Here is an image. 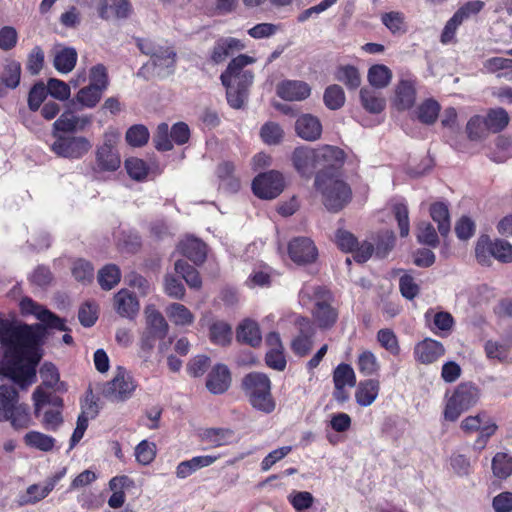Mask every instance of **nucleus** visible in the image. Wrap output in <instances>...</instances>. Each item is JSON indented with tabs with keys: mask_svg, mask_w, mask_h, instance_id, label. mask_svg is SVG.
<instances>
[{
	"mask_svg": "<svg viewBox=\"0 0 512 512\" xmlns=\"http://www.w3.org/2000/svg\"><path fill=\"white\" fill-rule=\"evenodd\" d=\"M34 318L38 320L34 323L36 338L48 341L53 337L56 331H70L66 325V320L47 309L43 305L34 302Z\"/></svg>",
	"mask_w": 512,
	"mask_h": 512,
	"instance_id": "9d476101",
	"label": "nucleus"
},
{
	"mask_svg": "<svg viewBox=\"0 0 512 512\" xmlns=\"http://www.w3.org/2000/svg\"><path fill=\"white\" fill-rule=\"evenodd\" d=\"M246 48V44L235 37L218 38L210 50L209 59L213 64L223 63L229 56Z\"/></svg>",
	"mask_w": 512,
	"mask_h": 512,
	"instance_id": "6ab92c4d",
	"label": "nucleus"
},
{
	"mask_svg": "<svg viewBox=\"0 0 512 512\" xmlns=\"http://www.w3.org/2000/svg\"><path fill=\"white\" fill-rule=\"evenodd\" d=\"M156 456V445L147 440L141 441L135 448L136 460L142 465L150 464Z\"/></svg>",
	"mask_w": 512,
	"mask_h": 512,
	"instance_id": "338daca9",
	"label": "nucleus"
},
{
	"mask_svg": "<svg viewBox=\"0 0 512 512\" xmlns=\"http://www.w3.org/2000/svg\"><path fill=\"white\" fill-rule=\"evenodd\" d=\"M380 384L377 380L368 379L361 381L355 392V399L362 407L370 406L379 394Z\"/></svg>",
	"mask_w": 512,
	"mask_h": 512,
	"instance_id": "f704fd0d",
	"label": "nucleus"
},
{
	"mask_svg": "<svg viewBox=\"0 0 512 512\" xmlns=\"http://www.w3.org/2000/svg\"><path fill=\"white\" fill-rule=\"evenodd\" d=\"M479 399L478 388L471 383H462L457 386L453 395L449 398L444 417L448 421H456L460 414L474 406Z\"/></svg>",
	"mask_w": 512,
	"mask_h": 512,
	"instance_id": "6e6552de",
	"label": "nucleus"
},
{
	"mask_svg": "<svg viewBox=\"0 0 512 512\" xmlns=\"http://www.w3.org/2000/svg\"><path fill=\"white\" fill-rule=\"evenodd\" d=\"M242 390L253 408L271 413L275 409V401L271 394V381L261 372H250L242 379Z\"/></svg>",
	"mask_w": 512,
	"mask_h": 512,
	"instance_id": "20e7f679",
	"label": "nucleus"
},
{
	"mask_svg": "<svg viewBox=\"0 0 512 512\" xmlns=\"http://www.w3.org/2000/svg\"><path fill=\"white\" fill-rule=\"evenodd\" d=\"M311 93L310 86L299 80H286L277 86V94L287 101H302L309 97Z\"/></svg>",
	"mask_w": 512,
	"mask_h": 512,
	"instance_id": "393cba45",
	"label": "nucleus"
},
{
	"mask_svg": "<svg viewBox=\"0 0 512 512\" xmlns=\"http://www.w3.org/2000/svg\"><path fill=\"white\" fill-rule=\"evenodd\" d=\"M63 400L41 387L34 390V416L41 417V424L48 431H56L63 423Z\"/></svg>",
	"mask_w": 512,
	"mask_h": 512,
	"instance_id": "423d86ee",
	"label": "nucleus"
},
{
	"mask_svg": "<svg viewBox=\"0 0 512 512\" xmlns=\"http://www.w3.org/2000/svg\"><path fill=\"white\" fill-rule=\"evenodd\" d=\"M136 384L125 369L119 367L116 376L104 388V395L112 401H123L131 397Z\"/></svg>",
	"mask_w": 512,
	"mask_h": 512,
	"instance_id": "dca6fc26",
	"label": "nucleus"
},
{
	"mask_svg": "<svg viewBox=\"0 0 512 512\" xmlns=\"http://www.w3.org/2000/svg\"><path fill=\"white\" fill-rule=\"evenodd\" d=\"M98 13L102 19H109L111 16L127 18L131 13V5L129 0H101Z\"/></svg>",
	"mask_w": 512,
	"mask_h": 512,
	"instance_id": "c85d7f7f",
	"label": "nucleus"
},
{
	"mask_svg": "<svg viewBox=\"0 0 512 512\" xmlns=\"http://www.w3.org/2000/svg\"><path fill=\"white\" fill-rule=\"evenodd\" d=\"M295 130L300 138L306 141H316L321 137L322 124L316 116L304 114L297 119Z\"/></svg>",
	"mask_w": 512,
	"mask_h": 512,
	"instance_id": "bb28decb",
	"label": "nucleus"
},
{
	"mask_svg": "<svg viewBox=\"0 0 512 512\" xmlns=\"http://www.w3.org/2000/svg\"><path fill=\"white\" fill-rule=\"evenodd\" d=\"M417 240L419 243L436 248L439 245V238L433 225L422 221L417 226Z\"/></svg>",
	"mask_w": 512,
	"mask_h": 512,
	"instance_id": "5fc2aeb1",
	"label": "nucleus"
},
{
	"mask_svg": "<svg viewBox=\"0 0 512 512\" xmlns=\"http://www.w3.org/2000/svg\"><path fill=\"white\" fill-rule=\"evenodd\" d=\"M150 137L148 128L143 124L131 126L125 135L127 143L132 147H142L147 144Z\"/></svg>",
	"mask_w": 512,
	"mask_h": 512,
	"instance_id": "603ef678",
	"label": "nucleus"
},
{
	"mask_svg": "<svg viewBox=\"0 0 512 512\" xmlns=\"http://www.w3.org/2000/svg\"><path fill=\"white\" fill-rule=\"evenodd\" d=\"M492 470L496 477L507 478L512 473V458L505 453H497L492 460Z\"/></svg>",
	"mask_w": 512,
	"mask_h": 512,
	"instance_id": "13d9d810",
	"label": "nucleus"
},
{
	"mask_svg": "<svg viewBox=\"0 0 512 512\" xmlns=\"http://www.w3.org/2000/svg\"><path fill=\"white\" fill-rule=\"evenodd\" d=\"M152 63L160 69L159 74L163 76L170 75L176 62V53L172 48L158 47L152 53Z\"/></svg>",
	"mask_w": 512,
	"mask_h": 512,
	"instance_id": "c9c22d12",
	"label": "nucleus"
},
{
	"mask_svg": "<svg viewBox=\"0 0 512 512\" xmlns=\"http://www.w3.org/2000/svg\"><path fill=\"white\" fill-rule=\"evenodd\" d=\"M125 168L128 175L136 181L144 180L147 177L149 171L145 161L134 157L125 161Z\"/></svg>",
	"mask_w": 512,
	"mask_h": 512,
	"instance_id": "680f3d73",
	"label": "nucleus"
},
{
	"mask_svg": "<svg viewBox=\"0 0 512 512\" xmlns=\"http://www.w3.org/2000/svg\"><path fill=\"white\" fill-rule=\"evenodd\" d=\"M345 93L341 86L333 84L325 89L323 101L330 110H338L345 103Z\"/></svg>",
	"mask_w": 512,
	"mask_h": 512,
	"instance_id": "3c124183",
	"label": "nucleus"
},
{
	"mask_svg": "<svg viewBox=\"0 0 512 512\" xmlns=\"http://www.w3.org/2000/svg\"><path fill=\"white\" fill-rule=\"evenodd\" d=\"M109 85L106 67L102 64L93 66L89 73V84L80 88L71 100L73 108L93 109L100 102Z\"/></svg>",
	"mask_w": 512,
	"mask_h": 512,
	"instance_id": "39448f33",
	"label": "nucleus"
},
{
	"mask_svg": "<svg viewBox=\"0 0 512 512\" xmlns=\"http://www.w3.org/2000/svg\"><path fill=\"white\" fill-rule=\"evenodd\" d=\"M367 78L372 87L382 89L389 85L392 72L387 66L377 64L369 68Z\"/></svg>",
	"mask_w": 512,
	"mask_h": 512,
	"instance_id": "c03bdc74",
	"label": "nucleus"
},
{
	"mask_svg": "<svg viewBox=\"0 0 512 512\" xmlns=\"http://www.w3.org/2000/svg\"><path fill=\"white\" fill-rule=\"evenodd\" d=\"M329 298V293L324 292L323 299L317 300L315 303V308L313 310V316L318 326L322 329H329L336 323L338 319V311L334 308L330 303H328L327 299Z\"/></svg>",
	"mask_w": 512,
	"mask_h": 512,
	"instance_id": "a878e982",
	"label": "nucleus"
},
{
	"mask_svg": "<svg viewBox=\"0 0 512 512\" xmlns=\"http://www.w3.org/2000/svg\"><path fill=\"white\" fill-rule=\"evenodd\" d=\"M283 189V176L274 170L259 174L252 182L253 193L261 199H274Z\"/></svg>",
	"mask_w": 512,
	"mask_h": 512,
	"instance_id": "ddd939ff",
	"label": "nucleus"
},
{
	"mask_svg": "<svg viewBox=\"0 0 512 512\" xmlns=\"http://www.w3.org/2000/svg\"><path fill=\"white\" fill-rule=\"evenodd\" d=\"M219 185L227 192L235 193L240 188L239 179L235 176V166L232 162L223 161L216 169Z\"/></svg>",
	"mask_w": 512,
	"mask_h": 512,
	"instance_id": "c756f323",
	"label": "nucleus"
},
{
	"mask_svg": "<svg viewBox=\"0 0 512 512\" xmlns=\"http://www.w3.org/2000/svg\"><path fill=\"white\" fill-rule=\"evenodd\" d=\"M430 216L438 225L441 236L446 237L450 232L449 210L445 203L436 202L430 206Z\"/></svg>",
	"mask_w": 512,
	"mask_h": 512,
	"instance_id": "79ce46f5",
	"label": "nucleus"
},
{
	"mask_svg": "<svg viewBox=\"0 0 512 512\" xmlns=\"http://www.w3.org/2000/svg\"><path fill=\"white\" fill-rule=\"evenodd\" d=\"M182 254L196 265L202 264L207 256L206 245L197 238H187L180 244Z\"/></svg>",
	"mask_w": 512,
	"mask_h": 512,
	"instance_id": "72a5a7b5",
	"label": "nucleus"
},
{
	"mask_svg": "<svg viewBox=\"0 0 512 512\" xmlns=\"http://www.w3.org/2000/svg\"><path fill=\"white\" fill-rule=\"evenodd\" d=\"M439 112V103L434 99H427L417 108V118L420 122L430 125L437 120Z\"/></svg>",
	"mask_w": 512,
	"mask_h": 512,
	"instance_id": "09e8293b",
	"label": "nucleus"
},
{
	"mask_svg": "<svg viewBox=\"0 0 512 512\" xmlns=\"http://www.w3.org/2000/svg\"><path fill=\"white\" fill-rule=\"evenodd\" d=\"M296 325L299 329V334L293 339L291 348L295 355L303 357L306 356L313 347L315 327L313 323L305 317H298Z\"/></svg>",
	"mask_w": 512,
	"mask_h": 512,
	"instance_id": "f3484780",
	"label": "nucleus"
},
{
	"mask_svg": "<svg viewBox=\"0 0 512 512\" xmlns=\"http://www.w3.org/2000/svg\"><path fill=\"white\" fill-rule=\"evenodd\" d=\"M292 163L296 171L305 178H310L317 170L316 150L309 147H297L292 153Z\"/></svg>",
	"mask_w": 512,
	"mask_h": 512,
	"instance_id": "412c9836",
	"label": "nucleus"
},
{
	"mask_svg": "<svg viewBox=\"0 0 512 512\" xmlns=\"http://www.w3.org/2000/svg\"><path fill=\"white\" fill-rule=\"evenodd\" d=\"M233 435L234 433L230 429L210 428L204 432V439L219 447L229 444Z\"/></svg>",
	"mask_w": 512,
	"mask_h": 512,
	"instance_id": "bf43d9fd",
	"label": "nucleus"
},
{
	"mask_svg": "<svg viewBox=\"0 0 512 512\" xmlns=\"http://www.w3.org/2000/svg\"><path fill=\"white\" fill-rule=\"evenodd\" d=\"M231 385V374L224 364H217L209 372L206 387L212 394H223Z\"/></svg>",
	"mask_w": 512,
	"mask_h": 512,
	"instance_id": "b1692460",
	"label": "nucleus"
},
{
	"mask_svg": "<svg viewBox=\"0 0 512 512\" xmlns=\"http://www.w3.org/2000/svg\"><path fill=\"white\" fill-rule=\"evenodd\" d=\"M21 67L16 61H8L0 75V97L6 94L7 89H14L20 82Z\"/></svg>",
	"mask_w": 512,
	"mask_h": 512,
	"instance_id": "e433bc0d",
	"label": "nucleus"
},
{
	"mask_svg": "<svg viewBox=\"0 0 512 512\" xmlns=\"http://www.w3.org/2000/svg\"><path fill=\"white\" fill-rule=\"evenodd\" d=\"M72 275L78 282L90 283L94 276V268L90 262L79 259L73 264Z\"/></svg>",
	"mask_w": 512,
	"mask_h": 512,
	"instance_id": "e2e57ef3",
	"label": "nucleus"
},
{
	"mask_svg": "<svg viewBox=\"0 0 512 512\" xmlns=\"http://www.w3.org/2000/svg\"><path fill=\"white\" fill-rule=\"evenodd\" d=\"M82 111L78 107L73 108L70 102L65 105L64 112L53 123L56 131L64 133H74L84 131L92 123V115H79Z\"/></svg>",
	"mask_w": 512,
	"mask_h": 512,
	"instance_id": "4468645a",
	"label": "nucleus"
},
{
	"mask_svg": "<svg viewBox=\"0 0 512 512\" xmlns=\"http://www.w3.org/2000/svg\"><path fill=\"white\" fill-rule=\"evenodd\" d=\"M121 279V272L117 265L107 264L98 272V282L103 290H111Z\"/></svg>",
	"mask_w": 512,
	"mask_h": 512,
	"instance_id": "49530a36",
	"label": "nucleus"
},
{
	"mask_svg": "<svg viewBox=\"0 0 512 512\" xmlns=\"http://www.w3.org/2000/svg\"><path fill=\"white\" fill-rule=\"evenodd\" d=\"M120 133L113 128L107 129L103 135V142L96 150V163L102 171H116L121 165L117 144Z\"/></svg>",
	"mask_w": 512,
	"mask_h": 512,
	"instance_id": "1a4fd4ad",
	"label": "nucleus"
},
{
	"mask_svg": "<svg viewBox=\"0 0 512 512\" xmlns=\"http://www.w3.org/2000/svg\"><path fill=\"white\" fill-rule=\"evenodd\" d=\"M113 305L121 317L128 319H134L140 309L137 297L127 289H121L114 295Z\"/></svg>",
	"mask_w": 512,
	"mask_h": 512,
	"instance_id": "5701e85b",
	"label": "nucleus"
},
{
	"mask_svg": "<svg viewBox=\"0 0 512 512\" xmlns=\"http://www.w3.org/2000/svg\"><path fill=\"white\" fill-rule=\"evenodd\" d=\"M0 344V374L27 388L32 383V327L14 318L0 319Z\"/></svg>",
	"mask_w": 512,
	"mask_h": 512,
	"instance_id": "f257e3e1",
	"label": "nucleus"
},
{
	"mask_svg": "<svg viewBox=\"0 0 512 512\" xmlns=\"http://www.w3.org/2000/svg\"><path fill=\"white\" fill-rule=\"evenodd\" d=\"M444 354L445 348L442 343L432 338H425L418 342L413 351L415 360L424 365L436 362Z\"/></svg>",
	"mask_w": 512,
	"mask_h": 512,
	"instance_id": "aec40b11",
	"label": "nucleus"
},
{
	"mask_svg": "<svg viewBox=\"0 0 512 512\" xmlns=\"http://www.w3.org/2000/svg\"><path fill=\"white\" fill-rule=\"evenodd\" d=\"M217 459L218 456L205 455L182 461L176 467V476L177 478L185 479L198 469L212 465Z\"/></svg>",
	"mask_w": 512,
	"mask_h": 512,
	"instance_id": "7c9ffc66",
	"label": "nucleus"
},
{
	"mask_svg": "<svg viewBox=\"0 0 512 512\" xmlns=\"http://www.w3.org/2000/svg\"><path fill=\"white\" fill-rule=\"evenodd\" d=\"M395 235L393 231H381L377 235L375 254L379 258H384L393 249L395 245Z\"/></svg>",
	"mask_w": 512,
	"mask_h": 512,
	"instance_id": "4d7b16f0",
	"label": "nucleus"
},
{
	"mask_svg": "<svg viewBox=\"0 0 512 512\" xmlns=\"http://www.w3.org/2000/svg\"><path fill=\"white\" fill-rule=\"evenodd\" d=\"M39 377L41 379V388H53L60 380V374L58 368L52 362H44L39 370Z\"/></svg>",
	"mask_w": 512,
	"mask_h": 512,
	"instance_id": "6e6d98bb",
	"label": "nucleus"
},
{
	"mask_svg": "<svg viewBox=\"0 0 512 512\" xmlns=\"http://www.w3.org/2000/svg\"><path fill=\"white\" fill-rule=\"evenodd\" d=\"M210 339L218 345H226L232 339V329L229 324L224 321H216L210 326Z\"/></svg>",
	"mask_w": 512,
	"mask_h": 512,
	"instance_id": "864d4df0",
	"label": "nucleus"
},
{
	"mask_svg": "<svg viewBox=\"0 0 512 512\" xmlns=\"http://www.w3.org/2000/svg\"><path fill=\"white\" fill-rule=\"evenodd\" d=\"M92 148L91 142L84 136H59L52 144V150L61 157L79 159Z\"/></svg>",
	"mask_w": 512,
	"mask_h": 512,
	"instance_id": "f8f14e48",
	"label": "nucleus"
},
{
	"mask_svg": "<svg viewBox=\"0 0 512 512\" xmlns=\"http://www.w3.org/2000/svg\"><path fill=\"white\" fill-rule=\"evenodd\" d=\"M260 136L266 144L276 145L283 137V130L279 124L268 122L262 126Z\"/></svg>",
	"mask_w": 512,
	"mask_h": 512,
	"instance_id": "69168bd1",
	"label": "nucleus"
},
{
	"mask_svg": "<svg viewBox=\"0 0 512 512\" xmlns=\"http://www.w3.org/2000/svg\"><path fill=\"white\" fill-rule=\"evenodd\" d=\"M315 150L317 172H324L326 177L336 176L333 171L340 169L344 164V151L332 145H323Z\"/></svg>",
	"mask_w": 512,
	"mask_h": 512,
	"instance_id": "2eb2a0df",
	"label": "nucleus"
},
{
	"mask_svg": "<svg viewBox=\"0 0 512 512\" xmlns=\"http://www.w3.org/2000/svg\"><path fill=\"white\" fill-rule=\"evenodd\" d=\"M45 93L59 101L71 100L70 85L56 78H50L46 86L43 83H34V100L37 97L41 98Z\"/></svg>",
	"mask_w": 512,
	"mask_h": 512,
	"instance_id": "4be33fe9",
	"label": "nucleus"
},
{
	"mask_svg": "<svg viewBox=\"0 0 512 512\" xmlns=\"http://www.w3.org/2000/svg\"><path fill=\"white\" fill-rule=\"evenodd\" d=\"M77 52L72 47H65L54 55V67L57 71L67 74L71 72L77 62Z\"/></svg>",
	"mask_w": 512,
	"mask_h": 512,
	"instance_id": "ea45409f",
	"label": "nucleus"
},
{
	"mask_svg": "<svg viewBox=\"0 0 512 512\" xmlns=\"http://www.w3.org/2000/svg\"><path fill=\"white\" fill-rule=\"evenodd\" d=\"M236 338L239 342H243L252 347L259 346L262 337L257 322L251 319H245L237 328Z\"/></svg>",
	"mask_w": 512,
	"mask_h": 512,
	"instance_id": "473e14b6",
	"label": "nucleus"
},
{
	"mask_svg": "<svg viewBox=\"0 0 512 512\" xmlns=\"http://www.w3.org/2000/svg\"><path fill=\"white\" fill-rule=\"evenodd\" d=\"M335 79L342 82L348 89L355 90L361 84V77L358 69L352 65L338 67Z\"/></svg>",
	"mask_w": 512,
	"mask_h": 512,
	"instance_id": "a18cd8bd",
	"label": "nucleus"
},
{
	"mask_svg": "<svg viewBox=\"0 0 512 512\" xmlns=\"http://www.w3.org/2000/svg\"><path fill=\"white\" fill-rule=\"evenodd\" d=\"M165 312L175 326H190L195 320L193 313L180 303H171L166 307Z\"/></svg>",
	"mask_w": 512,
	"mask_h": 512,
	"instance_id": "58836bf2",
	"label": "nucleus"
},
{
	"mask_svg": "<svg viewBox=\"0 0 512 512\" xmlns=\"http://www.w3.org/2000/svg\"><path fill=\"white\" fill-rule=\"evenodd\" d=\"M377 340L380 345L392 355H398L400 346L395 333L391 329H381L377 333Z\"/></svg>",
	"mask_w": 512,
	"mask_h": 512,
	"instance_id": "0e129e2a",
	"label": "nucleus"
},
{
	"mask_svg": "<svg viewBox=\"0 0 512 512\" xmlns=\"http://www.w3.org/2000/svg\"><path fill=\"white\" fill-rule=\"evenodd\" d=\"M475 255L477 261L484 266H489L492 258L501 263H511L512 245L506 240L492 241L488 236L483 235L477 241Z\"/></svg>",
	"mask_w": 512,
	"mask_h": 512,
	"instance_id": "0eeeda50",
	"label": "nucleus"
},
{
	"mask_svg": "<svg viewBox=\"0 0 512 512\" xmlns=\"http://www.w3.org/2000/svg\"><path fill=\"white\" fill-rule=\"evenodd\" d=\"M334 386L341 388L342 386L354 387L356 385V375L353 368L349 364H339L333 372Z\"/></svg>",
	"mask_w": 512,
	"mask_h": 512,
	"instance_id": "8fccbe9b",
	"label": "nucleus"
},
{
	"mask_svg": "<svg viewBox=\"0 0 512 512\" xmlns=\"http://www.w3.org/2000/svg\"><path fill=\"white\" fill-rule=\"evenodd\" d=\"M288 253L291 260L299 265L312 263L318 256L316 246L307 237H297L290 241Z\"/></svg>",
	"mask_w": 512,
	"mask_h": 512,
	"instance_id": "a211bd4d",
	"label": "nucleus"
},
{
	"mask_svg": "<svg viewBox=\"0 0 512 512\" xmlns=\"http://www.w3.org/2000/svg\"><path fill=\"white\" fill-rule=\"evenodd\" d=\"M256 59L246 54H239L232 58L226 69L221 73L220 80L226 88L228 104L240 109L248 98L249 89L254 81V73L247 69Z\"/></svg>",
	"mask_w": 512,
	"mask_h": 512,
	"instance_id": "f03ea898",
	"label": "nucleus"
},
{
	"mask_svg": "<svg viewBox=\"0 0 512 512\" xmlns=\"http://www.w3.org/2000/svg\"><path fill=\"white\" fill-rule=\"evenodd\" d=\"M489 132L498 133L504 130L510 121L508 112L501 107L490 109L485 116Z\"/></svg>",
	"mask_w": 512,
	"mask_h": 512,
	"instance_id": "37998d69",
	"label": "nucleus"
},
{
	"mask_svg": "<svg viewBox=\"0 0 512 512\" xmlns=\"http://www.w3.org/2000/svg\"><path fill=\"white\" fill-rule=\"evenodd\" d=\"M146 318V328L150 333L156 336L166 337L169 325L164 316L155 308L154 305H148L144 310Z\"/></svg>",
	"mask_w": 512,
	"mask_h": 512,
	"instance_id": "2f4dec72",
	"label": "nucleus"
},
{
	"mask_svg": "<svg viewBox=\"0 0 512 512\" xmlns=\"http://www.w3.org/2000/svg\"><path fill=\"white\" fill-rule=\"evenodd\" d=\"M175 271L180 274L190 288L199 289L202 281L199 272L185 260L175 262Z\"/></svg>",
	"mask_w": 512,
	"mask_h": 512,
	"instance_id": "de8ad7c7",
	"label": "nucleus"
},
{
	"mask_svg": "<svg viewBox=\"0 0 512 512\" xmlns=\"http://www.w3.org/2000/svg\"><path fill=\"white\" fill-rule=\"evenodd\" d=\"M153 143L158 151H169L173 148L170 130L167 123H160L157 126L153 137Z\"/></svg>",
	"mask_w": 512,
	"mask_h": 512,
	"instance_id": "052dcab7",
	"label": "nucleus"
},
{
	"mask_svg": "<svg viewBox=\"0 0 512 512\" xmlns=\"http://www.w3.org/2000/svg\"><path fill=\"white\" fill-rule=\"evenodd\" d=\"M416 99L415 81L412 79H401L395 88L394 104L398 110L410 109Z\"/></svg>",
	"mask_w": 512,
	"mask_h": 512,
	"instance_id": "cd10ccee",
	"label": "nucleus"
},
{
	"mask_svg": "<svg viewBox=\"0 0 512 512\" xmlns=\"http://www.w3.org/2000/svg\"><path fill=\"white\" fill-rule=\"evenodd\" d=\"M314 186L322 195L323 205L330 212L341 211L352 199L351 187L338 176L326 177L324 172H317Z\"/></svg>",
	"mask_w": 512,
	"mask_h": 512,
	"instance_id": "7ed1b4c3",
	"label": "nucleus"
},
{
	"mask_svg": "<svg viewBox=\"0 0 512 512\" xmlns=\"http://www.w3.org/2000/svg\"><path fill=\"white\" fill-rule=\"evenodd\" d=\"M461 429L466 433L479 432L475 441V448L483 449L487 440L496 432L497 425L486 412H480L475 416H468L461 422Z\"/></svg>",
	"mask_w": 512,
	"mask_h": 512,
	"instance_id": "9b49d317",
	"label": "nucleus"
},
{
	"mask_svg": "<svg viewBox=\"0 0 512 512\" xmlns=\"http://www.w3.org/2000/svg\"><path fill=\"white\" fill-rule=\"evenodd\" d=\"M164 291L169 297L177 300H181L185 296L184 285L172 274H167L164 278Z\"/></svg>",
	"mask_w": 512,
	"mask_h": 512,
	"instance_id": "774afa93",
	"label": "nucleus"
},
{
	"mask_svg": "<svg viewBox=\"0 0 512 512\" xmlns=\"http://www.w3.org/2000/svg\"><path fill=\"white\" fill-rule=\"evenodd\" d=\"M360 100L363 108L372 114L381 113L386 106L385 99L370 88H362L360 90Z\"/></svg>",
	"mask_w": 512,
	"mask_h": 512,
	"instance_id": "a19ab883",
	"label": "nucleus"
},
{
	"mask_svg": "<svg viewBox=\"0 0 512 512\" xmlns=\"http://www.w3.org/2000/svg\"><path fill=\"white\" fill-rule=\"evenodd\" d=\"M17 391L12 385L0 384V421H8L17 404Z\"/></svg>",
	"mask_w": 512,
	"mask_h": 512,
	"instance_id": "4c0bfd02",
	"label": "nucleus"
}]
</instances>
